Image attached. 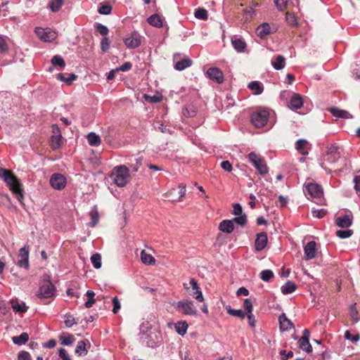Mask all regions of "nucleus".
<instances>
[{"label":"nucleus","instance_id":"1","mask_svg":"<svg viewBox=\"0 0 360 360\" xmlns=\"http://www.w3.org/2000/svg\"><path fill=\"white\" fill-rule=\"evenodd\" d=\"M0 178L7 184L9 188L15 195L18 200L22 203L23 199V190L22 188V185L17 177L14 176L11 172L6 169L1 168Z\"/></svg>","mask_w":360,"mask_h":360},{"label":"nucleus","instance_id":"2","mask_svg":"<svg viewBox=\"0 0 360 360\" xmlns=\"http://www.w3.org/2000/svg\"><path fill=\"white\" fill-rule=\"evenodd\" d=\"M110 177L118 187H124L129 181V169L125 165L117 166L113 169Z\"/></svg>","mask_w":360,"mask_h":360},{"label":"nucleus","instance_id":"3","mask_svg":"<svg viewBox=\"0 0 360 360\" xmlns=\"http://www.w3.org/2000/svg\"><path fill=\"white\" fill-rule=\"evenodd\" d=\"M340 158V153L338 151V147L335 145H331L327 148L326 153L323 158L321 162V166L328 173L331 172V169H328L326 167L327 164H335Z\"/></svg>","mask_w":360,"mask_h":360},{"label":"nucleus","instance_id":"4","mask_svg":"<svg viewBox=\"0 0 360 360\" xmlns=\"http://www.w3.org/2000/svg\"><path fill=\"white\" fill-rule=\"evenodd\" d=\"M152 328V325L148 321H144L140 325V333L139 334V339L140 342L146 345L148 347L154 348L158 346V341L155 340H146L148 337L151 336V334H148V331H149Z\"/></svg>","mask_w":360,"mask_h":360},{"label":"nucleus","instance_id":"5","mask_svg":"<svg viewBox=\"0 0 360 360\" xmlns=\"http://www.w3.org/2000/svg\"><path fill=\"white\" fill-rule=\"evenodd\" d=\"M250 162L255 167L258 173L262 176L268 174L269 168L264 158L255 152H250L248 154Z\"/></svg>","mask_w":360,"mask_h":360},{"label":"nucleus","instance_id":"6","mask_svg":"<svg viewBox=\"0 0 360 360\" xmlns=\"http://www.w3.org/2000/svg\"><path fill=\"white\" fill-rule=\"evenodd\" d=\"M173 306L179 313L184 315L195 316L198 312L196 307L194 306L193 302L188 299L174 302Z\"/></svg>","mask_w":360,"mask_h":360},{"label":"nucleus","instance_id":"7","mask_svg":"<svg viewBox=\"0 0 360 360\" xmlns=\"http://www.w3.org/2000/svg\"><path fill=\"white\" fill-rule=\"evenodd\" d=\"M56 288L49 280L43 281L41 283L37 296L41 299L52 298L55 295Z\"/></svg>","mask_w":360,"mask_h":360},{"label":"nucleus","instance_id":"8","mask_svg":"<svg viewBox=\"0 0 360 360\" xmlns=\"http://www.w3.org/2000/svg\"><path fill=\"white\" fill-rule=\"evenodd\" d=\"M269 115L266 110L255 112L251 115V122L256 127H263L269 120Z\"/></svg>","mask_w":360,"mask_h":360},{"label":"nucleus","instance_id":"9","mask_svg":"<svg viewBox=\"0 0 360 360\" xmlns=\"http://www.w3.org/2000/svg\"><path fill=\"white\" fill-rule=\"evenodd\" d=\"M35 33L41 40L48 42L53 41L58 36L57 32L50 28L37 27Z\"/></svg>","mask_w":360,"mask_h":360},{"label":"nucleus","instance_id":"10","mask_svg":"<svg viewBox=\"0 0 360 360\" xmlns=\"http://www.w3.org/2000/svg\"><path fill=\"white\" fill-rule=\"evenodd\" d=\"M49 181L51 187L56 190H62L66 186L65 177L59 173L52 174Z\"/></svg>","mask_w":360,"mask_h":360},{"label":"nucleus","instance_id":"11","mask_svg":"<svg viewBox=\"0 0 360 360\" xmlns=\"http://www.w3.org/2000/svg\"><path fill=\"white\" fill-rule=\"evenodd\" d=\"M125 46L129 49H136L141 45V37L137 32H133L124 39Z\"/></svg>","mask_w":360,"mask_h":360},{"label":"nucleus","instance_id":"12","mask_svg":"<svg viewBox=\"0 0 360 360\" xmlns=\"http://www.w3.org/2000/svg\"><path fill=\"white\" fill-rule=\"evenodd\" d=\"M19 259L18 261V265L24 269H28L30 266L29 263V246L25 245L21 248L19 250L18 254Z\"/></svg>","mask_w":360,"mask_h":360},{"label":"nucleus","instance_id":"13","mask_svg":"<svg viewBox=\"0 0 360 360\" xmlns=\"http://www.w3.org/2000/svg\"><path fill=\"white\" fill-rule=\"evenodd\" d=\"M209 79L217 84H221L224 82V73L218 68H210L206 72Z\"/></svg>","mask_w":360,"mask_h":360},{"label":"nucleus","instance_id":"14","mask_svg":"<svg viewBox=\"0 0 360 360\" xmlns=\"http://www.w3.org/2000/svg\"><path fill=\"white\" fill-rule=\"evenodd\" d=\"M310 333L307 329H304L302 332V336L300 338L298 343L300 348L307 353L312 351V347L309 343Z\"/></svg>","mask_w":360,"mask_h":360},{"label":"nucleus","instance_id":"15","mask_svg":"<svg viewBox=\"0 0 360 360\" xmlns=\"http://www.w3.org/2000/svg\"><path fill=\"white\" fill-rule=\"evenodd\" d=\"M306 190L308 194L312 198H320L323 194L321 186L314 183L308 184L306 186Z\"/></svg>","mask_w":360,"mask_h":360},{"label":"nucleus","instance_id":"16","mask_svg":"<svg viewBox=\"0 0 360 360\" xmlns=\"http://www.w3.org/2000/svg\"><path fill=\"white\" fill-rule=\"evenodd\" d=\"M311 148V145L304 139H298L295 142V149L302 155H307Z\"/></svg>","mask_w":360,"mask_h":360},{"label":"nucleus","instance_id":"17","mask_svg":"<svg viewBox=\"0 0 360 360\" xmlns=\"http://www.w3.org/2000/svg\"><path fill=\"white\" fill-rule=\"evenodd\" d=\"M316 244L315 241L308 242L304 248V258L306 260H310L316 257Z\"/></svg>","mask_w":360,"mask_h":360},{"label":"nucleus","instance_id":"18","mask_svg":"<svg viewBox=\"0 0 360 360\" xmlns=\"http://www.w3.org/2000/svg\"><path fill=\"white\" fill-rule=\"evenodd\" d=\"M268 242L267 234L266 232H262L257 234L255 241V248L257 251H261L266 247Z\"/></svg>","mask_w":360,"mask_h":360},{"label":"nucleus","instance_id":"19","mask_svg":"<svg viewBox=\"0 0 360 360\" xmlns=\"http://www.w3.org/2000/svg\"><path fill=\"white\" fill-rule=\"evenodd\" d=\"M335 224L342 229H347L352 226L353 217L352 214H345L335 219Z\"/></svg>","mask_w":360,"mask_h":360},{"label":"nucleus","instance_id":"20","mask_svg":"<svg viewBox=\"0 0 360 360\" xmlns=\"http://www.w3.org/2000/svg\"><path fill=\"white\" fill-rule=\"evenodd\" d=\"M278 321L281 331H288L290 329L295 328L293 323L287 318L285 313H283L279 316Z\"/></svg>","mask_w":360,"mask_h":360},{"label":"nucleus","instance_id":"21","mask_svg":"<svg viewBox=\"0 0 360 360\" xmlns=\"http://www.w3.org/2000/svg\"><path fill=\"white\" fill-rule=\"evenodd\" d=\"M329 112L332 114L333 116L338 118L342 119H351L352 118V115L347 110L340 109L337 107H333L329 108Z\"/></svg>","mask_w":360,"mask_h":360},{"label":"nucleus","instance_id":"22","mask_svg":"<svg viewBox=\"0 0 360 360\" xmlns=\"http://www.w3.org/2000/svg\"><path fill=\"white\" fill-rule=\"evenodd\" d=\"M303 105V100L298 94H294L290 98L289 106L292 110H298Z\"/></svg>","mask_w":360,"mask_h":360},{"label":"nucleus","instance_id":"23","mask_svg":"<svg viewBox=\"0 0 360 360\" xmlns=\"http://www.w3.org/2000/svg\"><path fill=\"white\" fill-rule=\"evenodd\" d=\"M231 44L234 49L239 53L244 52L247 46V44L243 39L236 37L231 39Z\"/></svg>","mask_w":360,"mask_h":360},{"label":"nucleus","instance_id":"24","mask_svg":"<svg viewBox=\"0 0 360 360\" xmlns=\"http://www.w3.org/2000/svg\"><path fill=\"white\" fill-rule=\"evenodd\" d=\"M219 229L224 233H231L234 230L233 221L229 219L221 221L219 223Z\"/></svg>","mask_w":360,"mask_h":360},{"label":"nucleus","instance_id":"25","mask_svg":"<svg viewBox=\"0 0 360 360\" xmlns=\"http://www.w3.org/2000/svg\"><path fill=\"white\" fill-rule=\"evenodd\" d=\"M11 307L14 312L23 314L27 311L28 307L26 306L25 303L22 302L21 303L18 302L15 300H11Z\"/></svg>","mask_w":360,"mask_h":360},{"label":"nucleus","instance_id":"26","mask_svg":"<svg viewBox=\"0 0 360 360\" xmlns=\"http://www.w3.org/2000/svg\"><path fill=\"white\" fill-rule=\"evenodd\" d=\"M257 35L261 39H264L270 33V26L268 23L264 22L259 25L257 28Z\"/></svg>","mask_w":360,"mask_h":360},{"label":"nucleus","instance_id":"27","mask_svg":"<svg viewBox=\"0 0 360 360\" xmlns=\"http://www.w3.org/2000/svg\"><path fill=\"white\" fill-rule=\"evenodd\" d=\"M86 342L89 343V340H81L77 342V347L75 348V354L77 356H84L87 354L88 350L86 348Z\"/></svg>","mask_w":360,"mask_h":360},{"label":"nucleus","instance_id":"28","mask_svg":"<svg viewBox=\"0 0 360 360\" xmlns=\"http://www.w3.org/2000/svg\"><path fill=\"white\" fill-rule=\"evenodd\" d=\"M192 65V60L188 58H183L177 61L174 65V68L176 70L181 71L187 68H189Z\"/></svg>","mask_w":360,"mask_h":360},{"label":"nucleus","instance_id":"29","mask_svg":"<svg viewBox=\"0 0 360 360\" xmlns=\"http://www.w3.org/2000/svg\"><path fill=\"white\" fill-rule=\"evenodd\" d=\"M86 138L89 144L91 146H98L101 143V137L94 132L88 134Z\"/></svg>","mask_w":360,"mask_h":360},{"label":"nucleus","instance_id":"30","mask_svg":"<svg viewBox=\"0 0 360 360\" xmlns=\"http://www.w3.org/2000/svg\"><path fill=\"white\" fill-rule=\"evenodd\" d=\"M297 288V285L295 283L290 281H288L285 285L281 287V292L284 295H288L293 292Z\"/></svg>","mask_w":360,"mask_h":360},{"label":"nucleus","instance_id":"31","mask_svg":"<svg viewBox=\"0 0 360 360\" xmlns=\"http://www.w3.org/2000/svg\"><path fill=\"white\" fill-rule=\"evenodd\" d=\"M188 327V325L186 321H179L174 326L176 333L182 336L186 333Z\"/></svg>","mask_w":360,"mask_h":360},{"label":"nucleus","instance_id":"32","mask_svg":"<svg viewBox=\"0 0 360 360\" xmlns=\"http://www.w3.org/2000/svg\"><path fill=\"white\" fill-rule=\"evenodd\" d=\"M248 86L255 95L261 94L264 90L262 84L258 81L251 82Z\"/></svg>","mask_w":360,"mask_h":360},{"label":"nucleus","instance_id":"33","mask_svg":"<svg viewBox=\"0 0 360 360\" xmlns=\"http://www.w3.org/2000/svg\"><path fill=\"white\" fill-rule=\"evenodd\" d=\"M59 338L61 340V345L65 346H71L73 345L75 341L72 335L68 333H63L60 335Z\"/></svg>","mask_w":360,"mask_h":360},{"label":"nucleus","instance_id":"34","mask_svg":"<svg viewBox=\"0 0 360 360\" xmlns=\"http://www.w3.org/2000/svg\"><path fill=\"white\" fill-rule=\"evenodd\" d=\"M349 315L353 323H356L360 321V315L357 311L356 304H353L349 307Z\"/></svg>","mask_w":360,"mask_h":360},{"label":"nucleus","instance_id":"35","mask_svg":"<svg viewBox=\"0 0 360 360\" xmlns=\"http://www.w3.org/2000/svg\"><path fill=\"white\" fill-rule=\"evenodd\" d=\"M29 340V335L27 333H22L20 335L12 338L13 342L17 345H25Z\"/></svg>","mask_w":360,"mask_h":360},{"label":"nucleus","instance_id":"36","mask_svg":"<svg viewBox=\"0 0 360 360\" xmlns=\"http://www.w3.org/2000/svg\"><path fill=\"white\" fill-rule=\"evenodd\" d=\"M285 62V58L283 56L278 55L276 56V60L271 62V64L275 70H280L284 68Z\"/></svg>","mask_w":360,"mask_h":360},{"label":"nucleus","instance_id":"37","mask_svg":"<svg viewBox=\"0 0 360 360\" xmlns=\"http://www.w3.org/2000/svg\"><path fill=\"white\" fill-rule=\"evenodd\" d=\"M89 216L91 219V221L89 223V226L94 227L99 221V214L96 208V207H93L89 212Z\"/></svg>","mask_w":360,"mask_h":360},{"label":"nucleus","instance_id":"38","mask_svg":"<svg viewBox=\"0 0 360 360\" xmlns=\"http://www.w3.org/2000/svg\"><path fill=\"white\" fill-rule=\"evenodd\" d=\"M148 22L154 27H162V21L161 18L158 14H153L148 18Z\"/></svg>","mask_w":360,"mask_h":360},{"label":"nucleus","instance_id":"39","mask_svg":"<svg viewBox=\"0 0 360 360\" xmlns=\"http://www.w3.org/2000/svg\"><path fill=\"white\" fill-rule=\"evenodd\" d=\"M77 78V75L74 73L70 74L68 77H65L64 74L59 73L57 75V79L61 82H64L68 85H70L73 81Z\"/></svg>","mask_w":360,"mask_h":360},{"label":"nucleus","instance_id":"40","mask_svg":"<svg viewBox=\"0 0 360 360\" xmlns=\"http://www.w3.org/2000/svg\"><path fill=\"white\" fill-rule=\"evenodd\" d=\"M64 0H49L48 7L53 12H58L63 5Z\"/></svg>","mask_w":360,"mask_h":360},{"label":"nucleus","instance_id":"41","mask_svg":"<svg viewBox=\"0 0 360 360\" xmlns=\"http://www.w3.org/2000/svg\"><path fill=\"white\" fill-rule=\"evenodd\" d=\"M141 262L146 264H153L155 262V259L150 255L142 250L141 252Z\"/></svg>","mask_w":360,"mask_h":360},{"label":"nucleus","instance_id":"42","mask_svg":"<svg viewBox=\"0 0 360 360\" xmlns=\"http://www.w3.org/2000/svg\"><path fill=\"white\" fill-rule=\"evenodd\" d=\"M62 135H52L51 138V146L53 149H57L62 145Z\"/></svg>","mask_w":360,"mask_h":360},{"label":"nucleus","instance_id":"43","mask_svg":"<svg viewBox=\"0 0 360 360\" xmlns=\"http://www.w3.org/2000/svg\"><path fill=\"white\" fill-rule=\"evenodd\" d=\"M226 309L227 311V313L232 316L238 317L240 319H244L245 316V313L242 309H232L230 306L226 307Z\"/></svg>","mask_w":360,"mask_h":360},{"label":"nucleus","instance_id":"44","mask_svg":"<svg viewBox=\"0 0 360 360\" xmlns=\"http://www.w3.org/2000/svg\"><path fill=\"white\" fill-rule=\"evenodd\" d=\"M194 16L197 19L205 20L208 18L207 11L204 8H198L195 10Z\"/></svg>","mask_w":360,"mask_h":360},{"label":"nucleus","instance_id":"45","mask_svg":"<svg viewBox=\"0 0 360 360\" xmlns=\"http://www.w3.org/2000/svg\"><path fill=\"white\" fill-rule=\"evenodd\" d=\"M51 64L53 66H58L60 69H63L65 66V60L60 56L56 55L51 58Z\"/></svg>","mask_w":360,"mask_h":360},{"label":"nucleus","instance_id":"46","mask_svg":"<svg viewBox=\"0 0 360 360\" xmlns=\"http://www.w3.org/2000/svg\"><path fill=\"white\" fill-rule=\"evenodd\" d=\"M91 262L94 267L98 269L101 267V256L99 253H94L91 257Z\"/></svg>","mask_w":360,"mask_h":360},{"label":"nucleus","instance_id":"47","mask_svg":"<svg viewBox=\"0 0 360 360\" xmlns=\"http://www.w3.org/2000/svg\"><path fill=\"white\" fill-rule=\"evenodd\" d=\"M86 295L88 297V300L84 303V306L86 308H90L96 302L94 299L95 293L92 290H87Z\"/></svg>","mask_w":360,"mask_h":360},{"label":"nucleus","instance_id":"48","mask_svg":"<svg viewBox=\"0 0 360 360\" xmlns=\"http://www.w3.org/2000/svg\"><path fill=\"white\" fill-rule=\"evenodd\" d=\"M274 277V273L270 269L263 270L260 273V278L265 282H269Z\"/></svg>","mask_w":360,"mask_h":360},{"label":"nucleus","instance_id":"49","mask_svg":"<svg viewBox=\"0 0 360 360\" xmlns=\"http://www.w3.org/2000/svg\"><path fill=\"white\" fill-rule=\"evenodd\" d=\"M352 234L353 231L352 229L338 230L336 231V236L342 239L349 238Z\"/></svg>","mask_w":360,"mask_h":360},{"label":"nucleus","instance_id":"50","mask_svg":"<svg viewBox=\"0 0 360 360\" xmlns=\"http://www.w3.org/2000/svg\"><path fill=\"white\" fill-rule=\"evenodd\" d=\"M233 223L235 222L242 226L247 224V217L245 214H240L236 217L233 220Z\"/></svg>","mask_w":360,"mask_h":360},{"label":"nucleus","instance_id":"51","mask_svg":"<svg viewBox=\"0 0 360 360\" xmlns=\"http://www.w3.org/2000/svg\"><path fill=\"white\" fill-rule=\"evenodd\" d=\"M311 213H312V216L314 217H316L318 219H321L327 214V210L325 209H320V210L313 209L311 210Z\"/></svg>","mask_w":360,"mask_h":360},{"label":"nucleus","instance_id":"52","mask_svg":"<svg viewBox=\"0 0 360 360\" xmlns=\"http://www.w3.org/2000/svg\"><path fill=\"white\" fill-rule=\"evenodd\" d=\"M274 1L276 8L281 11H283L286 8L288 3V0H274Z\"/></svg>","mask_w":360,"mask_h":360},{"label":"nucleus","instance_id":"53","mask_svg":"<svg viewBox=\"0 0 360 360\" xmlns=\"http://www.w3.org/2000/svg\"><path fill=\"white\" fill-rule=\"evenodd\" d=\"M64 322L68 328H70L74 324L77 323L75 319L71 314H65Z\"/></svg>","mask_w":360,"mask_h":360},{"label":"nucleus","instance_id":"54","mask_svg":"<svg viewBox=\"0 0 360 360\" xmlns=\"http://www.w3.org/2000/svg\"><path fill=\"white\" fill-rule=\"evenodd\" d=\"M96 30L100 33L101 35L106 37L109 33L108 28L102 24H98L96 26Z\"/></svg>","mask_w":360,"mask_h":360},{"label":"nucleus","instance_id":"55","mask_svg":"<svg viewBox=\"0 0 360 360\" xmlns=\"http://www.w3.org/2000/svg\"><path fill=\"white\" fill-rule=\"evenodd\" d=\"M344 337L346 340H351L353 342H356L360 339L359 335L352 336L349 330H346L345 332Z\"/></svg>","mask_w":360,"mask_h":360},{"label":"nucleus","instance_id":"56","mask_svg":"<svg viewBox=\"0 0 360 360\" xmlns=\"http://www.w3.org/2000/svg\"><path fill=\"white\" fill-rule=\"evenodd\" d=\"M110 48V40L108 37H103L101 41V49L103 52H106Z\"/></svg>","mask_w":360,"mask_h":360},{"label":"nucleus","instance_id":"57","mask_svg":"<svg viewBox=\"0 0 360 360\" xmlns=\"http://www.w3.org/2000/svg\"><path fill=\"white\" fill-rule=\"evenodd\" d=\"M112 7L110 5H103L98 8V13L103 15H108L111 13Z\"/></svg>","mask_w":360,"mask_h":360},{"label":"nucleus","instance_id":"58","mask_svg":"<svg viewBox=\"0 0 360 360\" xmlns=\"http://www.w3.org/2000/svg\"><path fill=\"white\" fill-rule=\"evenodd\" d=\"M112 302L113 304L112 312L117 314L121 308V304L117 297H114L112 300Z\"/></svg>","mask_w":360,"mask_h":360},{"label":"nucleus","instance_id":"59","mask_svg":"<svg viewBox=\"0 0 360 360\" xmlns=\"http://www.w3.org/2000/svg\"><path fill=\"white\" fill-rule=\"evenodd\" d=\"M142 161H143L142 157L135 158V163L132 164L131 165L133 172H138L139 167H141V165L142 164Z\"/></svg>","mask_w":360,"mask_h":360},{"label":"nucleus","instance_id":"60","mask_svg":"<svg viewBox=\"0 0 360 360\" xmlns=\"http://www.w3.org/2000/svg\"><path fill=\"white\" fill-rule=\"evenodd\" d=\"M353 183L354 184V188L355 191L358 195H360V175L354 176Z\"/></svg>","mask_w":360,"mask_h":360},{"label":"nucleus","instance_id":"61","mask_svg":"<svg viewBox=\"0 0 360 360\" xmlns=\"http://www.w3.org/2000/svg\"><path fill=\"white\" fill-rule=\"evenodd\" d=\"M18 360H32L31 355L27 351H21L18 353Z\"/></svg>","mask_w":360,"mask_h":360},{"label":"nucleus","instance_id":"62","mask_svg":"<svg viewBox=\"0 0 360 360\" xmlns=\"http://www.w3.org/2000/svg\"><path fill=\"white\" fill-rule=\"evenodd\" d=\"M58 355L62 360H71L70 357L67 353L65 349L60 347L58 349Z\"/></svg>","mask_w":360,"mask_h":360},{"label":"nucleus","instance_id":"63","mask_svg":"<svg viewBox=\"0 0 360 360\" xmlns=\"http://www.w3.org/2000/svg\"><path fill=\"white\" fill-rule=\"evenodd\" d=\"M243 307L246 311V314L252 312V304L250 299H245L243 302Z\"/></svg>","mask_w":360,"mask_h":360},{"label":"nucleus","instance_id":"64","mask_svg":"<svg viewBox=\"0 0 360 360\" xmlns=\"http://www.w3.org/2000/svg\"><path fill=\"white\" fill-rule=\"evenodd\" d=\"M279 354L282 360H288V359L293 356V352L292 351L287 352L285 350H281Z\"/></svg>","mask_w":360,"mask_h":360}]
</instances>
